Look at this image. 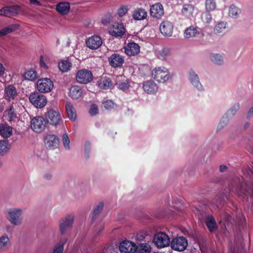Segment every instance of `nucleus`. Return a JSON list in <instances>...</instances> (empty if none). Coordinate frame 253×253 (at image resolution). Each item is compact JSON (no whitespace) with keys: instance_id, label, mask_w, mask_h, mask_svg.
I'll list each match as a JSON object with an SVG mask.
<instances>
[{"instance_id":"1","label":"nucleus","mask_w":253,"mask_h":253,"mask_svg":"<svg viewBox=\"0 0 253 253\" xmlns=\"http://www.w3.org/2000/svg\"><path fill=\"white\" fill-rule=\"evenodd\" d=\"M112 36L116 38H122L126 32V28L122 23V19L117 20L116 15L112 17Z\"/></svg>"},{"instance_id":"2","label":"nucleus","mask_w":253,"mask_h":253,"mask_svg":"<svg viewBox=\"0 0 253 253\" xmlns=\"http://www.w3.org/2000/svg\"><path fill=\"white\" fill-rule=\"evenodd\" d=\"M45 118L47 123L54 126L60 125L63 122L59 112L53 109H50L46 112Z\"/></svg>"},{"instance_id":"3","label":"nucleus","mask_w":253,"mask_h":253,"mask_svg":"<svg viewBox=\"0 0 253 253\" xmlns=\"http://www.w3.org/2000/svg\"><path fill=\"white\" fill-rule=\"evenodd\" d=\"M29 99L30 102L36 108H42L45 106L47 103L46 97L39 92L31 93Z\"/></svg>"},{"instance_id":"4","label":"nucleus","mask_w":253,"mask_h":253,"mask_svg":"<svg viewBox=\"0 0 253 253\" xmlns=\"http://www.w3.org/2000/svg\"><path fill=\"white\" fill-rule=\"evenodd\" d=\"M153 242L157 247L163 248L169 246L170 241L168 235L164 232H160L154 235Z\"/></svg>"},{"instance_id":"5","label":"nucleus","mask_w":253,"mask_h":253,"mask_svg":"<svg viewBox=\"0 0 253 253\" xmlns=\"http://www.w3.org/2000/svg\"><path fill=\"white\" fill-rule=\"evenodd\" d=\"M37 87L40 92H49L53 87V83L48 78L40 79L37 82Z\"/></svg>"},{"instance_id":"6","label":"nucleus","mask_w":253,"mask_h":253,"mask_svg":"<svg viewBox=\"0 0 253 253\" xmlns=\"http://www.w3.org/2000/svg\"><path fill=\"white\" fill-rule=\"evenodd\" d=\"M152 76L155 80L160 83L165 82L169 77L168 70L165 67L156 68L152 71Z\"/></svg>"},{"instance_id":"7","label":"nucleus","mask_w":253,"mask_h":253,"mask_svg":"<svg viewBox=\"0 0 253 253\" xmlns=\"http://www.w3.org/2000/svg\"><path fill=\"white\" fill-rule=\"evenodd\" d=\"M93 79L92 72L87 69H82L78 71L76 74L77 81L82 84H87Z\"/></svg>"},{"instance_id":"8","label":"nucleus","mask_w":253,"mask_h":253,"mask_svg":"<svg viewBox=\"0 0 253 253\" xmlns=\"http://www.w3.org/2000/svg\"><path fill=\"white\" fill-rule=\"evenodd\" d=\"M171 248L177 251L181 252L184 251L188 245L186 239L183 237H177L173 238L170 243Z\"/></svg>"},{"instance_id":"9","label":"nucleus","mask_w":253,"mask_h":253,"mask_svg":"<svg viewBox=\"0 0 253 253\" xmlns=\"http://www.w3.org/2000/svg\"><path fill=\"white\" fill-rule=\"evenodd\" d=\"M45 147L48 150H54L59 145V139L55 134H47L44 139Z\"/></svg>"},{"instance_id":"10","label":"nucleus","mask_w":253,"mask_h":253,"mask_svg":"<svg viewBox=\"0 0 253 253\" xmlns=\"http://www.w3.org/2000/svg\"><path fill=\"white\" fill-rule=\"evenodd\" d=\"M46 122L42 117H36L34 118L31 122V127L35 132H41L45 128Z\"/></svg>"},{"instance_id":"11","label":"nucleus","mask_w":253,"mask_h":253,"mask_svg":"<svg viewBox=\"0 0 253 253\" xmlns=\"http://www.w3.org/2000/svg\"><path fill=\"white\" fill-rule=\"evenodd\" d=\"M21 210L14 209L8 211L6 217L12 224L17 225L21 222Z\"/></svg>"},{"instance_id":"12","label":"nucleus","mask_w":253,"mask_h":253,"mask_svg":"<svg viewBox=\"0 0 253 253\" xmlns=\"http://www.w3.org/2000/svg\"><path fill=\"white\" fill-rule=\"evenodd\" d=\"M137 248L134 243L128 240L122 241L119 246L121 253H134L136 252Z\"/></svg>"},{"instance_id":"13","label":"nucleus","mask_w":253,"mask_h":253,"mask_svg":"<svg viewBox=\"0 0 253 253\" xmlns=\"http://www.w3.org/2000/svg\"><path fill=\"white\" fill-rule=\"evenodd\" d=\"M125 53L129 56L137 55L140 52V46L134 42H129L124 46Z\"/></svg>"},{"instance_id":"14","label":"nucleus","mask_w":253,"mask_h":253,"mask_svg":"<svg viewBox=\"0 0 253 253\" xmlns=\"http://www.w3.org/2000/svg\"><path fill=\"white\" fill-rule=\"evenodd\" d=\"M19 6L10 5L3 7L0 9V15L10 17L16 16L18 13Z\"/></svg>"},{"instance_id":"15","label":"nucleus","mask_w":253,"mask_h":253,"mask_svg":"<svg viewBox=\"0 0 253 253\" xmlns=\"http://www.w3.org/2000/svg\"><path fill=\"white\" fill-rule=\"evenodd\" d=\"M173 29L172 23L169 21H163L160 25V31L165 37H170L172 35Z\"/></svg>"},{"instance_id":"16","label":"nucleus","mask_w":253,"mask_h":253,"mask_svg":"<svg viewBox=\"0 0 253 253\" xmlns=\"http://www.w3.org/2000/svg\"><path fill=\"white\" fill-rule=\"evenodd\" d=\"M151 16L157 19H160L164 14L163 6L160 3H157L152 5L150 9Z\"/></svg>"},{"instance_id":"17","label":"nucleus","mask_w":253,"mask_h":253,"mask_svg":"<svg viewBox=\"0 0 253 253\" xmlns=\"http://www.w3.org/2000/svg\"><path fill=\"white\" fill-rule=\"evenodd\" d=\"M74 221V215H68L64 219H62L60 221V230L62 234H64L67 229L70 227Z\"/></svg>"},{"instance_id":"18","label":"nucleus","mask_w":253,"mask_h":253,"mask_svg":"<svg viewBox=\"0 0 253 253\" xmlns=\"http://www.w3.org/2000/svg\"><path fill=\"white\" fill-rule=\"evenodd\" d=\"M86 43L90 49H96L101 45L102 42L99 36H93L87 40Z\"/></svg>"},{"instance_id":"19","label":"nucleus","mask_w":253,"mask_h":253,"mask_svg":"<svg viewBox=\"0 0 253 253\" xmlns=\"http://www.w3.org/2000/svg\"><path fill=\"white\" fill-rule=\"evenodd\" d=\"M115 85L118 88L123 91L127 90L129 87L127 78L123 75L117 76Z\"/></svg>"},{"instance_id":"20","label":"nucleus","mask_w":253,"mask_h":253,"mask_svg":"<svg viewBox=\"0 0 253 253\" xmlns=\"http://www.w3.org/2000/svg\"><path fill=\"white\" fill-rule=\"evenodd\" d=\"M17 96V92L15 87L13 85H8L5 87L4 89V98L10 101Z\"/></svg>"},{"instance_id":"21","label":"nucleus","mask_w":253,"mask_h":253,"mask_svg":"<svg viewBox=\"0 0 253 253\" xmlns=\"http://www.w3.org/2000/svg\"><path fill=\"white\" fill-rule=\"evenodd\" d=\"M205 222L209 231L211 233L213 232L217 229L218 226L216 222L212 215H208L205 218Z\"/></svg>"},{"instance_id":"22","label":"nucleus","mask_w":253,"mask_h":253,"mask_svg":"<svg viewBox=\"0 0 253 253\" xmlns=\"http://www.w3.org/2000/svg\"><path fill=\"white\" fill-rule=\"evenodd\" d=\"M143 88L147 93L154 94L158 90L157 84L153 81H147L143 83Z\"/></svg>"},{"instance_id":"23","label":"nucleus","mask_w":253,"mask_h":253,"mask_svg":"<svg viewBox=\"0 0 253 253\" xmlns=\"http://www.w3.org/2000/svg\"><path fill=\"white\" fill-rule=\"evenodd\" d=\"M4 116L9 122H15L16 119L18 118L16 111L12 105H10L7 109L5 110Z\"/></svg>"},{"instance_id":"24","label":"nucleus","mask_w":253,"mask_h":253,"mask_svg":"<svg viewBox=\"0 0 253 253\" xmlns=\"http://www.w3.org/2000/svg\"><path fill=\"white\" fill-rule=\"evenodd\" d=\"M125 62L124 56L118 53L112 54V67H121Z\"/></svg>"},{"instance_id":"25","label":"nucleus","mask_w":253,"mask_h":253,"mask_svg":"<svg viewBox=\"0 0 253 253\" xmlns=\"http://www.w3.org/2000/svg\"><path fill=\"white\" fill-rule=\"evenodd\" d=\"M65 108L68 118L71 121H75L77 117V114L76 110L72 103L70 102H67Z\"/></svg>"},{"instance_id":"26","label":"nucleus","mask_w":253,"mask_h":253,"mask_svg":"<svg viewBox=\"0 0 253 253\" xmlns=\"http://www.w3.org/2000/svg\"><path fill=\"white\" fill-rule=\"evenodd\" d=\"M189 79L192 84L199 90H203V87L200 83L199 77L193 71L189 72Z\"/></svg>"},{"instance_id":"27","label":"nucleus","mask_w":253,"mask_h":253,"mask_svg":"<svg viewBox=\"0 0 253 253\" xmlns=\"http://www.w3.org/2000/svg\"><path fill=\"white\" fill-rule=\"evenodd\" d=\"M70 8V3L67 2H59L57 4L56 9L60 14L65 15L67 14Z\"/></svg>"},{"instance_id":"28","label":"nucleus","mask_w":253,"mask_h":253,"mask_svg":"<svg viewBox=\"0 0 253 253\" xmlns=\"http://www.w3.org/2000/svg\"><path fill=\"white\" fill-rule=\"evenodd\" d=\"M19 28L18 24H12L5 27L0 30V37L15 31Z\"/></svg>"},{"instance_id":"29","label":"nucleus","mask_w":253,"mask_h":253,"mask_svg":"<svg viewBox=\"0 0 253 253\" xmlns=\"http://www.w3.org/2000/svg\"><path fill=\"white\" fill-rule=\"evenodd\" d=\"M194 11V7L190 4H184L181 10L182 15L188 18L193 17Z\"/></svg>"},{"instance_id":"30","label":"nucleus","mask_w":253,"mask_h":253,"mask_svg":"<svg viewBox=\"0 0 253 253\" xmlns=\"http://www.w3.org/2000/svg\"><path fill=\"white\" fill-rule=\"evenodd\" d=\"M227 31V23L223 21L218 22L215 26L214 32L217 35H222Z\"/></svg>"},{"instance_id":"31","label":"nucleus","mask_w":253,"mask_h":253,"mask_svg":"<svg viewBox=\"0 0 253 253\" xmlns=\"http://www.w3.org/2000/svg\"><path fill=\"white\" fill-rule=\"evenodd\" d=\"M104 204L103 202H101L94 209L91 220V222L92 223H94L96 220L98 218L100 213H101L104 208Z\"/></svg>"},{"instance_id":"32","label":"nucleus","mask_w":253,"mask_h":253,"mask_svg":"<svg viewBox=\"0 0 253 253\" xmlns=\"http://www.w3.org/2000/svg\"><path fill=\"white\" fill-rule=\"evenodd\" d=\"M12 127L7 125H0V134L3 138H7L12 135Z\"/></svg>"},{"instance_id":"33","label":"nucleus","mask_w":253,"mask_h":253,"mask_svg":"<svg viewBox=\"0 0 253 253\" xmlns=\"http://www.w3.org/2000/svg\"><path fill=\"white\" fill-rule=\"evenodd\" d=\"M82 90L78 85L72 86L70 89L69 95L73 99H78L82 94Z\"/></svg>"},{"instance_id":"34","label":"nucleus","mask_w":253,"mask_h":253,"mask_svg":"<svg viewBox=\"0 0 253 253\" xmlns=\"http://www.w3.org/2000/svg\"><path fill=\"white\" fill-rule=\"evenodd\" d=\"M147 15V13L145 9L137 8L134 10L132 16L135 20H141L145 19Z\"/></svg>"},{"instance_id":"35","label":"nucleus","mask_w":253,"mask_h":253,"mask_svg":"<svg viewBox=\"0 0 253 253\" xmlns=\"http://www.w3.org/2000/svg\"><path fill=\"white\" fill-rule=\"evenodd\" d=\"M198 34V32L196 27L194 26H190L185 30L184 36L186 39L193 38Z\"/></svg>"},{"instance_id":"36","label":"nucleus","mask_w":253,"mask_h":253,"mask_svg":"<svg viewBox=\"0 0 253 253\" xmlns=\"http://www.w3.org/2000/svg\"><path fill=\"white\" fill-rule=\"evenodd\" d=\"M10 245V240L8 236L4 235L0 238V251H3L7 250Z\"/></svg>"},{"instance_id":"37","label":"nucleus","mask_w":253,"mask_h":253,"mask_svg":"<svg viewBox=\"0 0 253 253\" xmlns=\"http://www.w3.org/2000/svg\"><path fill=\"white\" fill-rule=\"evenodd\" d=\"M72 67V63L68 60H62L58 63V68L62 72L68 71Z\"/></svg>"},{"instance_id":"38","label":"nucleus","mask_w":253,"mask_h":253,"mask_svg":"<svg viewBox=\"0 0 253 253\" xmlns=\"http://www.w3.org/2000/svg\"><path fill=\"white\" fill-rule=\"evenodd\" d=\"M99 86L103 89H107L111 86V80L107 77H103L99 81Z\"/></svg>"},{"instance_id":"39","label":"nucleus","mask_w":253,"mask_h":253,"mask_svg":"<svg viewBox=\"0 0 253 253\" xmlns=\"http://www.w3.org/2000/svg\"><path fill=\"white\" fill-rule=\"evenodd\" d=\"M9 149V142L7 140H0V155L3 156Z\"/></svg>"},{"instance_id":"40","label":"nucleus","mask_w":253,"mask_h":253,"mask_svg":"<svg viewBox=\"0 0 253 253\" xmlns=\"http://www.w3.org/2000/svg\"><path fill=\"white\" fill-rule=\"evenodd\" d=\"M67 241V239L66 238L61 239L60 242L54 249L53 253H63L64 245Z\"/></svg>"},{"instance_id":"41","label":"nucleus","mask_w":253,"mask_h":253,"mask_svg":"<svg viewBox=\"0 0 253 253\" xmlns=\"http://www.w3.org/2000/svg\"><path fill=\"white\" fill-rule=\"evenodd\" d=\"M24 78L30 81H34L37 78V72L33 70H29L24 74Z\"/></svg>"},{"instance_id":"42","label":"nucleus","mask_w":253,"mask_h":253,"mask_svg":"<svg viewBox=\"0 0 253 253\" xmlns=\"http://www.w3.org/2000/svg\"><path fill=\"white\" fill-rule=\"evenodd\" d=\"M128 10V8L127 6L123 5L120 6L117 10V13L116 14V15H118L119 16V18L117 19V20H119V19H122V18L127 12Z\"/></svg>"},{"instance_id":"43","label":"nucleus","mask_w":253,"mask_h":253,"mask_svg":"<svg viewBox=\"0 0 253 253\" xmlns=\"http://www.w3.org/2000/svg\"><path fill=\"white\" fill-rule=\"evenodd\" d=\"M201 18L203 22L206 24L210 23L212 20L211 15L210 11L206 10L202 14Z\"/></svg>"},{"instance_id":"44","label":"nucleus","mask_w":253,"mask_h":253,"mask_svg":"<svg viewBox=\"0 0 253 253\" xmlns=\"http://www.w3.org/2000/svg\"><path fill=\"white\" fill-rule=\"evenodd\" d=\"M205 4L206 11H213L216 8L215 0H206Z\"/></svg>"},{"instance_id":"45","label":"nucleus","mask_w":253,"mask_h":253,"mask_svg":"<svg viewBox=\"0 0 253 253\" xmlns=\"http://www.w3.org/2000/svg\"><path fill=\"white\" fill-rule=\"evenodd\" d=\"M240 13V9L234 5H231L229 9V15L236 18Z\"/></svg>"},{"instance_id":"46","label":"nucleus","mask_w":253,"mask_h":253,"mask_svg":"<svg viewBox=\"0 0 253 253\" xmlns=\"http://www.w3.org/2000/svg\"><path fill=\"white\" fill-rule=\"evenodd\" d=\"M211 59L214 63L218 65H221L223 63L222 57L218 53L213 54Z\"/></svg>"},{"instance_id":"47","label":"nucleus","mask_w":253,"mask_h":253,"mask_svg":"<svg viewBox=\"0 0 253 253\" xmlns=\"http://www.w3.org/2000/svg\"><path fill=\"white\" fill-rule=\"evenodd\" d=\"M170 54V50L168 48H164L159 52V57L162 59H166Z\"/></svg>"},{"instance_id":"48","label":"nucleus","mask_w":253,"mask_h":253,"mask_svg":"<svg viewBox=\"0 0 253 253\" xmlns=\"http://www.w3.org/2000/svg\"><path fill=\"white\" fill-rule=\"evenodd\" d=\"M139 249L142 253H150L151 247L147 243H142L139 245Z\"/></svg>"},{"instance_id":"49","label":"nucleus","mask_w":253,"mask_h":253,"mask_svg":"<svg viewBox=\"0 0 253 253\" xmlns=\"http://www.w3.org/2000/svg\"><path fill=\"white\" fill-rule=\"evenodd\" d=\"M62 140L64 147L67 149L70 148V139L66 133H64L62 135Z\"/></svg>"},{"instance_id":"50","label":"nucleus","mask_w":253,"mask_h":253,"mask_svg":"<svg viewBox=\"0 0 253 253\" xmlns=\"http://www.w3.org/2000/svg\"><path fill=\"white\" fill-rule=\"evenodd\" d=\"M228 121L229 119L227 118V117L223 116L218 125L217 129H222L225 125H227V124L228 122Z\"/></svg>"},{"instance_id":"51","label":"nucleus","mask_w":253,"mask_h":253,"mask_svg":"<svg viewBox=\"0 0 253 253\" xmlns=\"http://www.w3.org/2000/svg\"><path fill=\"white\" fill-rule=\"evenodd\" d=\"M89 113L91 116L96 115L98 113V109L97 106L95 104H92L91 105Z\"/></svg>"},{"instance_id":"52","label":"nucleus","mask_w":253,"mask_h":253,"mask_svg":"<svg viewBox=\"0 0 253 253\" xmlns=\"http://www.w3.org/2000/svg\"><path fill=\"white\" fill-rule=\"evenodd\" d=\"M111 22V14L107 13L102 18V23L104 25H108Z\"/></svg>"},{"instance_id":"53","label":"nucleus","mask_w":253,"mask_h":253,"mask_svg":"<svg viewBox=\"0 0 253 253\" xmlns=\"http://www.w3.org/2000/svg\"><path fill=\"white\" fill-rule=\"evenodd\" d=\"M90 148H91V144H90V142L86 141L85 143L84 152H85V156L87 158H88L89 157V154L90 151Z\"/></svg>"},{"instance_id":"54","label":"nucleus","mask_w":253,"mask_h":253,"mask_svg":"<svg viewBox=\"0 0 253 253\" xmlns=\"http://www.w3.org/2000/svg\"><path fill=\"white\" fill-rule=\"evenodd\" d=\"M102 109L103 110H109L111 108V100H107L104 101L101 106Z\"/></svg>"},{"instance_id":"55","label":"nucleus","mask_w":253,"mask_h":253,"mask_svg":"<svg viewBox=\"0 0 253 253\" xmlns=\"http://www.w3.org/2000/svg\"><path fill=\"white\" fill-rule=\"evenodd\" d=\"M239 104L238 103L237 105L234 106L231 108L227 112L226 115L231 114V116H233L237 112L239 108Z\"/></svg>"},{"instance_id":"56","label":"nucleus","mask_w":253,"mask_h":253,"mask_svg":"<svg viewBox=\"0 0 253 253\" xmlns=\"http://www.w3.org/2000/svg\"><path fill=\"white\" fill-rule=\"evenodd\" d=\"M40 64L42 67L44 68V69H47L48 67L46 65V64L44 63L43 60V57L42 56L40 57Z\"/></svg>"},{"instance_id":"57","label":"nucleus","mask_w":253,"mask_h":253,"mask_svg":"<svg viewBox=\"0 0 253 253\" xmlns=\"http://www.w3.org/2000/svg\"><path fill=\"white\" fill-rule=\"evenodd\" d=\"M5 68L2 63L0 62V76H2L4 73Z\"/></svg>"},{"instance_id":"58","label":"nucleus","mask_w":253,"mask_h":253,"mask_svg":"<svg viewBox=\"0 0 253 253\" xmlns=\"http://www.w3.org/2000/svg\"><path fill=\"white\" fill-rule=\"evenodd\" d=\"M30 2L32 4H36L37 5H41V2L37 0H29Z\"/></svg>"},{"instance_id":"59","label":"nucleus","mask_w":253,"mask_h":253,"mask_svg":"<svg viewBox=\"0 0 253 253\" xmlns=\"http://www.w3.org/2000/svg\"><path fill=\"white\" fill-rule=\"evenodd\" d=\"M227 167L225 165H221L219 167V170L220 172H223L227 169Z\"/></svg>"},{"instance_id":"60","label":"nucleus","mask_w":253,"mask_h":253,"mask_svg":"<svg viewBox=\"0 0 253 253\" xmlns=\"http://www.w3.org/2000/svg\"><path fill=\"white\" fill-rule=\"evenodd\" d=\"M248 116H253V106L250 109V111H249Z\"/></svg>"},{"instance_id":"61","label":"nucleus","mask_w":253,"mask_h":253,"mask_svg":"<svg viewBox=\"0 0 253 253\" xmlns=\"http://www.w3.org/2000/svg\"><path fill=\"white\" fill-rule=\"evenodd\" d=\"M44 178L47 179H49L51 178V175L49 174H46L44 175Z\"/></svg>"},{"instance_id":"62","label":"nucleus","mask_w":253,"mask_h":253,"mask_svg":"<svg viewBox=\"0 0 253 253\" xmlns=\"http://www.w3.org/2000/svg\"><path fill=\"white\" fill-rule=\"evenodd\" d=\"M101 253H108V251L107 249H104L103 250H102V252Z\"/></svg>"},{"instance_id":"63","label":"nucleus","mask_w":253,"mask_h":253,"mask_svg":"<svg viewBox=\"0 0 253 253\" xmlns=\"http://www.w3.org/2000/svg\"><path fill=\"white\" fill-rule=\"evenodd\" d=\"M108 62L111 64V57H108Z\"/></svg>"},{"instance_id":"64","label":"nucleus","mask_w":253,"mask_h":253,"mask_svg":"<svg viewBox=\"0 0 253 253\" xmlns=\"http://www.w3.org/2000/svg\"><path fill=\"white\" fill-rule=\"evenodd\" d=\"M56 43L57 44H60V42H59V40H57V41H56Z\"/></svg>"}]
</instances>
